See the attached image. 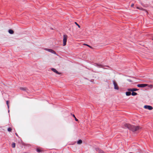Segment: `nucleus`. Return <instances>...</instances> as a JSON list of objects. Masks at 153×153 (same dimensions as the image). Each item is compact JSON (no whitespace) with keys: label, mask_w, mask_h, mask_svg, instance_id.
<instances>
[{"label":"nucleus","mask_w":153,"mask_h":153,"mask_svg":"<svg viewBox=\"0 0 153 153\" xmlns=\"http://www.w3.org/2000/svg\"><path fill=\"white\" fill-rule=\"evenodd\" d=\"M124 126L126 128L133 132L137 131L140 129V127L139 126H134L128 124H125Z\"/></svg>","instance_id":"1"},{"label":"nucleus","mask_w":153,"mask_h":153,"mask_svg":"<svg viewBox=\"0 0 153 153\" xmlns=\"http://www.w3.org/2000/svg\"><path fill=\"white\" fill-rule=\"evenodd\" d=\"M67 36L66 35H63V46H64L66 45V43L67 41Z\"/></svg>","instance_id":"2"},{"label":"nucleus","mask_w":153,"mask_h":153,"mask_svg":"<svg viewBox=\"0 0 153 153\" xmlns=\"http://www.w3.org/2000/svg\"><path fill=\"white\" fill-rule=\"evenodd\" d=\"M113 82L114 85V89L116 90H118L119 89V88L115 80H113Z\"/></svg>","instance_id":"3"},{"label":"nucleus","mask_w":153,"mask_h":153,"mask_svg":"<svg viewBox=\"0 0 153 153\" xmlns=\"http://www.w3.org/2000/svg\"><path fill=\"white\" fill-rule=\"evenodd\" d=\"M144 108L149 110H151L153 109V107L150 105H145L144 106Z\"/></svg>","instance_id":"4"},{"label":"nucleus","mask_w":153,"mask_h":153,"mask_svg":"<svg viewBox=\"0 0 153 153\" xmlns=\"http://www.w3.org/2000/svg\"><path fill=\"white\" fill-rule=\"evenodd\" d=\"M148 85V84H141L137 85V86L139 87L143 88L147 86Z\"/></svg>","instance_id":"5"},{"label":"nucleus","mask_w":153,"mask_h":153,"mask_svg":"<svg viewBox=\"0 0 153 153\" xmlns=\"http://www.w3.org/2000/svg\"><path fill=\"white\" fill-rule=\"evenodd\" d=\"M51 70L53 71V72L55 73H56L59 74H60V73L59 72L55 69L52 68L51 69Z\"/></svg>","instance_id":"6"},{"label":"nucleus","mask_w":153,"mask_h":153,"mask_svg":"<svg viewBox=\"0 0 153 153\" xmlns=\"http://www.w3.org/2000/svg\"><path fill=\"white\" fill-rule=\"evenodd\" d=\"M128 91L134 92L137 91L138 89L136 88H128Z\"/></svg>","instance_id":"7"},{"label":"nucleus","mask_w":153,"mask_h":153,"mask_svg":"<svg viewBox=\"0 0 153 153\" xmlns=\"http://www.w3.org/2000/svg\"><path fill=\"white\" fill-rule=\"evenodd\" d=\"M45 50H47V51L52 53L55 54L56 53L55 52L53 51V50L51 49H45Z\"/></svg>","instance_id":"8"},{"label":"nucleus","mask_w":153,"mask_h":153,"mask_svg":"<svg viewBox=\"0 0 153 153\" xmlns=\"http://www.w3.org/2000/svg\"><path fill=\"white\" fill-rule=\"evenodd\" d=\"M131 92L130 91H127L126 92V96H129L131 95Z\"/></svg>","instance_id":"9"},{"label":"nucleus","mask_w":153,"mask_h":153,"mask_svg":"<svg viewBox=\"0 0 153 153\" xmlns=\"http://www.w3.org/2000/svg\"><path fill=\"white\" fill-rule=\"evenodd\" d=\"M8 32L10 33L11 34H13L14 33L13 31L11 29L9 30L8 31Z\"/></svg>","instance_id":"10"},{"label":"nucleus","mask_w":153,"mask_h":153,"mask_svg":"<svg viewBox=\"0 0 153 153\" xmlns=\"http://www.w3.org/2000/svg\"><path fill=\"white\" fill-rule=\"evenodd\" d=\"M20 89L21 90H23L24 91H26L27 90V88H26L24 87H20Z\"/></svg>","instance_id":"11"},{"label":"nucleus","mask_w":153,"mask_h":153,"mask_svg":"<svg viewBox=\"0 0 153 153\" xmlns=\"http://www.w3.org/2000/svg\"><path fill=\"white\" fill-rule=\"evenodd\" d=\"M82 143V141L81 140H79L77 142L78 144H80Z\"/></svg>","instance_id":"12"},{"label":"nucleus","mask_w":153,"mask_h":153,"mask_svg":"<svg viewBox=\"0 0 153 153\" xmlns=\"http://www.w3.org/2000/svg\"><path fill=\"white\" fill-rule=\"evenodd\" d=\"M137 94V93L134 92H132L131 93V95L132 96H135Z\"/></svg>","instance_id":"13"},{"label":"nucleus","mask_w":153,"mask_h":153,"mask_svg":"<svg viewBox=\"0 0 153 153\" xmlns=\"http://www.w3.org/2000/svg\"><path fill=\"white\" fill-rule=\"evenodd\" d=\"M12 147L13 148H14L16 146V144L15 143H13L12 144Z\"/></svg>","instance_id":"14"},{"label":"nucleus","mask_w":153,"mask_h":153,"mask_svg":"<svg viewBox=\"0 0 153 153\" xmlns=\"http://www.w3.org/2000/svg\"><path fill=\"white\" fill-rule=\"evenodd\" d=\"M9 101H6V103H7V107H8V108H9Z\"/></svg>","instance_id":"15"},{"label":"nucleus","mask_w":153,"mask_h":153,"mask_svg":"<svg viewBox=\"0 0 153 153\" xmlns=\"http://www.w3.org/2000/svg\"><path fill=\"white\" fill-rule=\"evenodd\" d=\"M36 151L38 152H41V150L40 149L38 148L36 149Z\"/></svg>","instance_id":"16"},{"label":"nucleus","mask_w":153,"mask_h":153,"mask_svg":"<svg viewBox=\"0 0 153 153\" xmlns=\"http://www.w3.org/2000/svg\"><path fill=\"white\" fill-rule=\"evenodd\" d=\"M75 23V24L76 25H77V26H78V27L79 28H80V26L79 25H78V24L76 22H75V23Z\"/></svg>","instance_id":"17"},{"label":"nucleus","mask_w":153,"mask_h":153,"mask_svg":"<svg viewBox=\"0 0 153 153\" xmlns=\"http://www.w3.org/2000/svg\"><path fill=\"white\" fill-rule=\"evenodd\" d=\"M7 130L9 131H11L12 130V128H9L7 129Z\"/></svg>","instance_id":"18"},{"label":"nucleus","mask_w":153,"mask_h":153,"mask_svg":"<svg viewBox=\"0 0 153 153\" xmlns=\"http://www.w3.org/2000/svg\"><path fill=\"white\" fill-rule=\"evenodd\" d=\"M137 8L138 9H140V10H143V8H140L139 7H137Z\"/></svg>","instance_id":"19"},{"label":"nucleus","mask_w":153,"mask_h":153,"mask_svg":"<svg viewBox=\"0 0 153 153\" xmlns=\"http://www.w3.org/2000/svg\"><path fill=\"white\" fill-rule=\"evenodd\" d=\"M84 45H86L87 46H88L90 48H91V46H89V45H87V44H84Z\"/></svg>","instance_id":"20"},{"label":"nucleus","mask_w":153,"mask_h":153,"mask_svg":"<svg viewBox=\"0 0 153 153\" xmlns=\"http://www.w3.org/2000/svg\"><path fill=\"white\" fill-rule=\"evenodd\" d=\"M149 87L150 88H152L153 87V85H149Z\"/></svg>","instance_id":"21"},{"label":"nucleus","mask_w":153,"mask_h":153,"mask_svg":"<svg viewBox=\"0 0 153 153\" xmlns=\"http://www.w3.org/2000/svg\"><path fill=\"white\" fill-rule=\"evenodd\" d=\"M134 5V4H132L131 5V7H133Z\"/></svg>","instance_id":"22"},{"label":"nucleus","mask_w":153,"mask_h":153,"mask_svg":"<svg viewBox=\"0 0 153 153\" xmlns=\"http://www.w3.org/2000/svg\"><path fill=\"white\" fill-rule=\"evenodd\" d=\"M127 80H128V82H132V81H131V80H130V79H127Z\"/></svg>","instance_id":"23"},{"label":"nucleus","mask_w":153,"mask_h":153,"mask_svg":"<svg viewBox=\"0 0 153 153\" xmlns=\"http://www.w3.org/2000/svg\"><path fill=\"white\" fill-rule=\"evenodd\" d=\"M75 118V120L76 121H78V120L77 119H76V117Z\"/></svg>","instance_id":"24"},{"label":"nucleus","mask_w":153,"mask_h":153,"mask_svg":"<svg viewBox=\"0 0 153 153\" xmlns=\"http://www.w3.org/2000/svg\"><path fill=\"white\" fill-rule=\"evenodd\" d=\"M72 116L74 118L76 117L74 114H73Z\"/></svg>","instance_id":"25"},{"label":"nucleus","mask_w":153,"mask_h":153,"mask_svg":"<svg viewBox=\"0 0 153 153\" xmlns=\"http://www.w3.org/2000/svg\"><path fill=\"white\" fill-rule=\"evenodd\" d=\"M98 65V66H99L100 67V66H101V65Z\"/></svg>","instance_id":"26"},{"label":"nucleus","mask_w":153,"mask_h":153,"mask_svg":"<svg viewBox=\"0 0 153 153\" xmlns=\"http://www.w3.org/2000/svg\"><path fill=\"white\" fill-rule=\"evenodd\" d=\"M16 136H18V134H17L16 133Z\"/></svg>","instance_id":"27"}]
</instances>
